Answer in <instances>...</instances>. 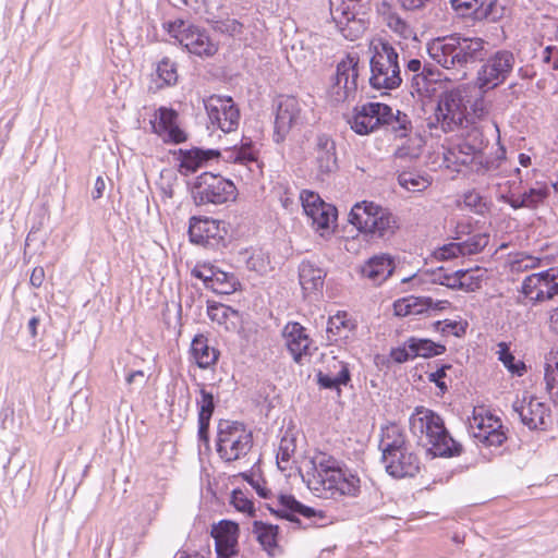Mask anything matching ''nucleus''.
<instances>
[{
	"label": "nucleus",
	"mask_w": 558,
	"mask_h": 558,
	"mask_svg": "<svg viewBox=\"0 0 558 558\" xmlns=\"http://www.w3.org/2000/svg\"><path fill=\"white\" fill-rule=\"evenodd\" d=\"M199 398L196 399L197 421H198V438L208 442L209 425L214 414L216 404L213 392L208 391L204 384H197Z\"/></svg>",
	"instance_id": "31"
},
{
	"label": "nucleus",
	"mask_w": 558,
	"mask_h": 558,
	"mask_svg": "<svg viewBox=\"0 0 558 558\" xmlns=\"http://www.w3.org/2000/svg\"><path fill=\"white\" fill-rule=\"evenodd\" d=\"M253 446L252 433L240 422L222 420L218 424L217 453L226 462L245 457Z\"/></svg>",
	"instance_id": "8"
},
{
	"label": "nucleus",
	"mask_w": 558,
	"mask_h": 558,
	"mask_svg": "<svg viewBox=\"0 0 558 558\" xmlns=\"http://www.w3.org/2000/svg\"><path fill=\"white\" fill-rule=\"evenodd\" d=\"M542 59L550 69L558 71V47L547 46L543 50Z\"/></svg>",
	"instance_id": "61"
},
{
	"label": "nucleus",
	"mask_w": 558,
	"mask_h": 558,
	"mask_svg": "<svg viewBox=\"0 0 558 558\" xmlns=\"http://www.w3.org/2000/svg\"><path fill=\"white\" fill-rule=\"evenodd\" d=\"M337 366L339 367L338 374L332 376L330 374H318V381L324 388H338L341 385H347L350 380V372L347 364L342 362H337Z\"/></svg>",
	"instance_id": "52"
},
{
	"label": "nucleus",
	"mask_w": 558,
	"mask_h": 558,
	"mask_svg": "<svg viewBox=\"0 0 558 558\" xmlns=\"http://www.w3.org/2000/svg\"><path fill=\"white\" fill-rule=\"evenodd\" d=\"M348 122L356 134L368 135L392 123L393 111L383 102H366L353 108Z\"/></svg>",
	"instance_id": "13"
},
{
	"label": "nucleus",
	"mask_w": 558,
	"mask_h": 558,
	"mask_svg": "<svg viewBox=\"0 0 558 558\" xmlns=\"http://www.w3.org/2000/svg\"><path fill=\"white\" fill-rule=\"evenodd\" d=\"M522 293L533 302L550 300L558 294V269L532 274L522 282Z\"/></svg>",
	"instance_id": "19"
},
{
	"label": "nucleus",
	"mask_w": 558,
	"mask_h": 558,
	"mask_svg": "<svg viewBox=\"0 0 558 558\" xmlns=\"http://www.w3.org/2000/svg\"><path fill=\"white\" fill-rule=\"evenodd\" d=\"M514 65L513 53L507 50L497 51L481 66L476 76V84L482 90L494 89L501 85Z\"/></svg>",
	"instance_id": "16"
},
{
	"label": "nucleus",
	"mask_w": 558,
	"mask_h": 558,
	"mask_svg": "<svg viewBox=\"0 0 558 558\" xmlns=\"http://www.w3.org/2000/svg\"><path fill=\"white\" fill-rule=\"evenodd\" d=\"M253 486L260 497L270 500L267 504L268 508L283 518L293 521L294 515H301L316 526L324 525V522L327 520V515L324 510L305 506L298 501L292 495H272L271 490L265 486L259 484H254Z\"/></svg>",
	"instance_id": "9"
},
{
	"label": "nucleus",
	"mask_w": 558,
	"mask_h": 558,
	"mask_svg": "<svg viewBox=\"0 0 558 558\" xmlns=\"http://www.w3.org/2000/svg\"><path fill=\"white\" fill-rule=\"evenodd\" d=\"M439 281L441 284L451 289H461L473 292L481 288L483 281V271L481 268L459 269L451 274H440Z\"/></svg>",
	"instance_id": "30"
},
{
	"label": "nucleus",
	"mask_w": 558,
	"mask_h": 558,
	"mask_svg": "<svg viewBox=\"0 0 558 558\" xmlns=\"http://www.w3.org/2000/svg\"><path fill=\"white\" fill-rule=\"evenodd\" d=\"M190 354L199 368H208L216 364L219 357V351L209 345L208 338L203 335H196L191 343Z\"/></svg>",
	"instance_id": "36"
},
{
	"label": "nucleus",
	"mask_w": 558,
	"mask_h": 558,
	"mask_svg": "<svg viewBox=\"0 0 558 558\" xmlns=\"http://www.w3.org/2000/svg\"><path fill=\"white\" fill-rule=\"evenodd\" d=\"M331 20L344 38L355 40L366 29L365 16L369 10L364 0H329Z\"/></svg>",
	"instance_id": "6"
},
{
	"label": "nucleus",
	"mask_w": 558,
	"mask_h": 558,
	"mask_svg": "<svg viewBox=\"0 0 558 558\" xmlns=\"http://www.w3.org/2000/svg\"><path fill=\"white\" fill-rule=\"evenodd\" d=\"M391 357L398 363H403L410 359H414L412 356V351L408 348L407 343H405V347H403V348H397V349L392 350Z\"/></svg>",
	"instance_id": "62"
},
{
	"label": "nucleus",
	"mask_w": 558,
	"mask_h": 558,
	"mask_svg": "<svg viewBox=\"0 0 558 558\" xmlns=\"http://www.w3.org/2000/svg\"><path fill=\"white\" fill-rule=\"evenodd\" d=\"M424 141L420 135L407 137V140L398 146L395 156L400 159H416L421 156Z\"/></svg>",
	"instance_id": "47"
},
{
	"label": "nucleus",
	"mask_w": 558,
	"mask_h": 558,
	"mask_svg": "<svg viewBox=\"0 0 558 558\" xmlns=\"http://www.w3.org/2000/svg\"><path fill=\"white\" fill-rule=\"evenodd\" d=\"M300 284L305 292L318 290L324 284L325 272L310 262H303L300 266Z\"/></svg>",
	"instance_id": "41"
},
{
	"label": "nucleus",
	"mask_w": 558,
	"mask_h": 558,
	"mask_svg": "<svg viewBox=\"0 0 558 558\" xmlns=\"http://www.w3.org/2000/svg\"><path fill=\"white\" fill-rule=\"evenodd\" d=\"M521 422L530 429L545 430L551 424L550 407L533 395H524L513 404Z\"/></svg>",
	"instance_id": "18"
},
{
	"label": "nucleus",
	"mask_w": 558,
	"mask_h": 558,
	"mask_svg": "<svg viewBox=\"0 0 558 558\" xmlns=\"http://www.w3.org/2000/svg\"><path fill=\"white\" fill-rule=\"evenodd\" d=\"M549 195V189L546 183H536L535 186L530 187L529 191L522 193V195L514 196L502 195L501 197L514 209L521 207H535L543 203Z\"/></svg>",
	"instance_id": "37"
},
{
	"label": "nucleus",
	"mask_w": 558,
	"mask_h": 558,
	"mask_svg": "<svg viewBox=\"0 0 558 558\" xmlns=\"http://www.w3.org/2000/svg\"><path fill=\"white\" fill-rule=\"evenodd\" d=\"M300 199L314 231L325 239L333 234L338 217L337 208L324 202L319 194L308 190L301 192Z\"/></svg>",
	"instance_id": "12"
},
{
	"label": "nucleus",
	"mask_w": 558,
	"mask_h": 558,
	"mask_svg": "<svg viewBox=\"0 0 558 558\" xmlns=\"http://www.w3.org/2000/svg\"><path fill=\"white\" fill-rule=\"evenodd\" d=\"M350 222L361 232L389 238L399 229L398 218L388 209L374 202L363 201L350 211Z\"/></svg>",
	"instance_id": "4"
},
{
	"label": "nucleus",
	"mask_w": 558,
	"mask_h": 558,
	"mask_svg": "<svg viewBox=\"0 0 558 558\" xmlns=\"http://www.w3.org/2000/svg\"><path fill=\"white\" fill-rule=\"evenodd\" d=\"M240 287L238 278L231 274L220 269L216 272L210 283H207V289H210L217 294H231Z\"/></svg>",
	"instance_id": "46"
},
{
	"label": "nucleus",
	"mask_w": 558,
	"mask_h": 558,
	"mask_svg": "<svg viewBox=\"0 0 558 558\" xmlns=\"http://www.w3.org/2000/svg\"><path fill=\"white\" fill-rule=\"evenodd\" d=\"M215 541L217 558H233L239 554L240 529L238 523L221 520L210 532Z\"/></svg>",
	"instance_id": "21"
},
{
	"label": "nucleus",
	"mask_w": 558,
	"mask_h": 558,
	"mask_svg": "<svg viewBox=\"0 0 558 558\" xmlns=\"http://www.w3.org/2000/svg\"><path fill=\"white\" fill-rule=\"evenodd\" d=\"M223 160L243 168L234 170L235 174L245 182H251L263 177L264 163L259 159V150L252 141L242 142L240 146L227 148L221 155Z\"/></svg>",
	"instance_id": "14"
},
{
	"label": "nucleus",
	"mask_w": 558,
	"mask_h": 558,
	"mask_svg": "<svg viewBox=\"0 0 558 558\" xmlns=\"http://www.w3.org/2000/svg\"><path fill=\"white\" fill-rule=\"evenodd\" d=\"M435 123L444 132H453L463 126L468 119V104L459 89H451L439 96L434 112Z\"/></svg>",
	"instance_id": "11"
},
{
	"label": "nucleus",
	"mask_w": 558,
	"mask_h": 558,
	"mask_svg": "<svg viewBox=\"0 0 558 558\" xmlns=\"http://www.w3.org/2000/svg\"><path fill=\"white\" fill-rule=\"evenodd\" d=\"M329 94L337 104L354 100L357 94V78H335Z\"/></svg>",
	"instance_id": "45"
},
{
	"label": "nucleus",
	"mask_w": 558,
	"mask_h": 558,
	"mask_svg": "<svg viewBox=\"0 0 558 558\" xmlns=\"http://www.w3.org/2000/svg\"><path fill=\"white\" fill-rule=\"evenodd\" d=\"M253 532L263 548L272 555L278 546V526L255 521Z\"/></svg>",
	"instance_id": "43"
},
{
	"label": "nucleus",
	"mask_w": 558,
	"mask_h": 558,
	"mask_svg": "<svg viewBox=\"0 0 558 558\" xmlns=\"http://www.w3.org/2000/svg\"><path fill=\"white\" fill-rule=\"evenodd\" d=\"M409 427L414 436L425 437L434 456L452 457L462 450L447 430L444 418L428 408L416 407L409 418Z\"/></svg>",
	"instance_id": "2"
},
{
	"label": "nucleus",
	"mask_w": 558,
	"mask_h": 558,
	"mask_svg": "<svg viewBox=\"0 0 558 558\" xmlns=\"http://www.w3.org/2000/svg\"><path fill=\"white\" fill-rule=\"evenodd\" d=\"M179 113L167 107H159L150 119L151 131L166 144H181L187 134L179 125Z\"/></svg>",
	"instance_id": "20"
},
{
	"label": "nucleus",
	"mask_w": 558,
	"mask_h": 558,
	"mask_svg": "<svg viewBox=\"0 0 558 558\" xmlns=\"http://www.w3.org/2000/svg\"><path fill=\"white\" fill-rule=\"evenodd\" d=\"M207 315L209 319L219 325L226 326L231 316L236 315V311L232 310L230 306H227L221 303L208 301L207 302Z\"/></svg>",
	"instance_id": "51"
},
{
	"label": "nucleus",
	"mask_w": 558,
	"mask_h": 558,
	"mask_svg": "<svg viewBox=\"0 0 558 558\" xmlns=\"http://www.w3.org/2000/svg\"><path fill=\"white\" fill-rule=\"evenodd\" d=\"M398 53L388 43L374 46L371 58L369 83L375 89H395L402 80L398 62Z\"/></svg>",
	"instance_id": "7"
},
{
	"label": "nucleus",
	"mask_w": 558,
	"mask_h": 558,
	"mask_svg": "<svg viewBox=\"0 0 558 558\" xmlns=\"http://www.w3.org/2000/svg\"><path fill=\"white\" fill-rule=\"evenodd\" d=\"M462 148H466L472 154H476L482 160H483V148L485 146L484 143V135L482 131L472 126L465 133V135L461 140Z\"/></svg>",
	"instance_id": "49"
},
{
	"label": "nucleus",
	"mask_w": 558,
	"mask_h": 558,
	"mask_svg": "<svg viewBox=\"0 0 558 558\" xmlns=\"http://www.w3.org/2000/svg\"><path fill=\"white\" fill-rule=\"evenodd\" d=\"M157 74L166 85H174L178 82V69L169 58H163L157 65Z\"/></svg>",
	"instance_id": "55"
},
{
	"label": "nucleus",
	"mask_w": 558,
	"mask_h": 558,
	"mask_svg": "<svg viewBox=\"0 0 558 558\" xmlns=\"http://www.w3.org/2000/svg\"><path fill=\"white\" fill-rule=\"evenodd\" d=\"M450 367V365H444L435 372L428 374V380L434 383L440 389L441 393L447 391V385L444 378L446 377V371Z\"/></svg>",
	"instance_id": "59"
},
{
	"label": "nucleus",
	"mask_w": 558,
	"mask_h": 558,
	"mask_svg": "<svg viewBox=\"0 0 558 558\" xmlns=\"http://www.w3.org/2000/svg\"><path fill=\"white\" fill-rule=\"evenodd\" d=\"M282 337L289 352L296 363H300L303 356L311 355L310 349L312 339L300 323L289 322L283 327Z\"/></svg>",
	"instance_id": "27"
},
{
	"label": "nucleus",
	"mask_w": 558,
	"mask_h": 558,
	"mask_svg": "<svg viewBox=\"0 0 558 558\" xmlns=\"http://www.w3.org/2000/svg\"><path fill=\"white\" fill-rule=\"evenodd\" d=\"M387 26L403 39L413 38L415 36L413 28L396 13H391L387 16Z\"/></svg>",
	"instance_id": "56"
},
{
	"label": "nucleus",
	"mask_w": 558,
	"mask_h": 558,
	"mask_svg": "<svg viewBox=\"0 0 558 558\" xmlns=\"http://www.w3.org/2000/svg\"><path fill=\"white\" fill-rule=\"evenodd\" d=\"M204 106L210 123L225 133L233 132L240 123V110L229 96L211 95Z\"/></svg>",
	"instance_id": "17"
},
{
	"label": "nucleus",
	"mask_w": 558,
	"mask_h": 558,
	"mask_svg": "<svg viewBox=\"0 0 558 558\" xmlns=\"http://www.w3.org/2000/svg\"><path fill=\"white\" fill-rule=\"evenodd\" d=\"M489 243V234L478 232L462 242H450L438 247L434 256L438 260H449L461 256L475 255L482 252Z\"/></svg>",
	"instance_id": "23"
},
{
	"label": "nucleus",
	"mask_w": 558,
	"mask_h": 558,
	"mask_svg": "<svg viewBox=\"0 0 558 558\" xmlns=\"http://www.w3.org/2000/svg\"><path fill=\"white\" fill-rule=\"evenodd\" d=\"M168 31L193 54L213 57L218 51L217 43L210 38L206 31L199 27L193 25L184 27V22L179 20L169 23Z\"/></svg>",
	"instance_id": "15"
},
{
	"label": "nucleus",
	"mask_w": 558,
	"mask_h": 558,
	"mask_svg": "<svg viewBox=\"0 0 558 558\" xmlns=\"http://www.w3.org/2000/svg\"><path fill=\"white\" fill-rule=\"evenodd\" d=\"M191 195L197 206L222 205L236 199L238 189L233 181L221 174L203 172L196 177Z\"/></svg>",
	"instance_id": "5"
},
{
	"label": "nucleus",
	"mask_w": 558,
	"mask_h": 558,
	"mask_svg": "<svg viewBox=\"0 0 558 558\" xmlns=\"http://www.w3.org/2000/svg\"><path fill=\"white\" fill-rule=\"evenodd\" d=\"M217 271L218 268L209 263H197L192 269V276L202 280L207 288Z\"/></svg>",
	"instance_id": "57"
},
{
	"label": "nucleus",
	"mask_w": 558,
	"mask_h": 558,
	"mask_svg": "<svg viewBox=\"0 0 558 558\" xmlns=\"http://www.w3.org/2000/svg\"><path fill=\"white\" fill-rule=\"evenodd\" d=\"M482 159L472 154L466 148H462V143L445 149L442 154V166L451 171L460 172L463 167H473L482 165Z\"/></svg>",
	"instance_id": "34"
},
{
	"label": "nucleus",
	"mask_w": 558,
	"mask_h": 558,
	"mask_svg": "<svg viewBox=\"0 0 558 558\" xmlns=\"http://www.w3.org/2000/svg\"><path fill=\"white\" fill-rule=\"evenodd\" d=\"M544 379L546 391L558 404V348L550 350L546 357Z\"/></svg>",
	"instance_id": "42"
},
{
	"label": "nucleus",
	"mask_w": 558,
	"mask_h": 558,
	"mask_svg": "<svg viewBox=\"0 0 558 558\" xmlns=\"http://www.w3.org/2000/svg\"><path fill=\"white\" fill-rule=\"evenodd\" d=\"M498 355L505 367L512 374L521 376L526 371L525 364L521 360H515L507 343L498 344Z\"/></svg>",
	"instance_id": "53"
},
{
	"label": "nucleus",
	"mask_w": 558,
	"mask_h": 558,
	"mask_svg": "<svg viewBox=\"0 0 558 558\" xmlns=\"http://www.w3.org/2000/svg\"><path fill=\"white\" fill-rule=\"evenodd\" d=\"M379 447L383 451V458L410 447L407 435L399 423L388 422L381 426Z\"/></svg>",
	"instance_id": "33"
},
{
	"label": "nucleus",
	"mask_w": 558,
	"mask_h": 558,
	"mask_svg": "<svg viewBox=\"0 0 558 558\" xmlns=\"http://www.w3.org/2000/svg\"><path fill=\"white\" fill-rule=\"evenodd\" d=\"M45 277H46V274H45L44 267L37 266V267L33 268V270H32L29 283L34 288H40L45 281Z\"/></svg>",
	"instance_id": "63"
},
{
	"label": "nucleus",
	"mask_w": 558,
	"mask_h": 558,
	"mask_svg": "<svg viewBox=\"0 0 558 558\" xmlns=\"http://www.w3.org/2000/svg\"><path fill=\"white\" fill-rule=\"evenodd\" d=\"M408 348L412 351V356L432 357L445 353L446 347L436 343L429 339H420L411 337L407 341Z\"/></svg>",
	"instance_id": "44"
},
{
	"label": "nucleus",
	"mask_w": 558,
	"mask_h": 558,
	"mask_svg": "<svg viewBox=\"0 0 558 558\" xmlns=\"http://www.w3.org/2000/svg\"><path fill=\"white\" fill-rule=\"evenodd\" d=\"M450 2L457 12L478 20L487 19L495 5V0H450Z\"/></svg>",
	"instance_id": "39"
},
{
	"label": "nucleus",
	"mask_w": 558,
	"mask_h": 558,
	"mask_svg": "<svg viewBox=\"0 0 558 558\" xmlns=\"http://www.w3.org/2000/svg\"><path fill=\"white\" fill-rule=\"evenodd\" d=\"M230 502L239 512L251 518L255 517L254 502L248 498L247 493L241 489H234L232 492Z\"/></svg>",
	"instance_id": "54"
},
{
	"label": "nucleus",
	"mask_w": 558,
	"mask_h": 558,
	"mask_svg": "<svg viewBox=\"0 0 558 558\" xmlns=\"http://www.w3.org/2000/svg\"><path fill=\"white\" fill-rule=\"evenodd\" d=\"M301 105L294 96H280L275 119V141L282 142L301 119Z\"/></svg>",
	"instance_id": "22"
},
{
	"label": "nucleus",
	"mask_w": 558,
	"mask_h": 558,
	"mask_svg": "<svg viewBox=\"0 0 558 558\" xmlns=\"http://www.w3.org/2000/svg\"><path fill=\"white\" fill-rule=\"evenodd\" d=\"M486 43L478 37L466 38L457 35L438 37L427 45L429 57L445 69L463 68L482 60L486 54Z\"/></svg>",
	"instance_id": "3"
},
{
	"label": "nucleus",
	"mask_w": 558,
	"mask_h": 558,
	"mask_svg": "<svg viewBox=\"0 0 558 558\" xmlns=\"http://www.w3.org/2000/svg\"><path fill=\"white\" fill-rule=\"evenodd\" d=\"M356 323L347 312H338L328 319L327 335L330 341H347L354 335Z\"/></svg>",
	"instance_id": "35"
},
{
	"label": "nucleus",
	"mask_w": 558,
	"mask_h": 558,
	"mask_svg": "<svg viewBox=\"0 0 558 558\" xmlns=\"http://www.w3.org/2000/svg\"><path fill=\"white\" fill-rule=\"evenodd\" d=\"M393 121L398 124V126H393V130L397 132L398 136L407 137L408 131H410L412 128L408 116L398 111L397 114L393 113Z\"/></svg>",
	"instance_id": "58"
},
{
	"label": "nucleus",
	"mask_w": 558,
	"mask_h": 558,
	"mask_svg": "<svg viewBox=\"0 0 558 558\" xmlns=\"http://www.w3.org/2000/svg\"><path fill=\"white\" fill-rule=\"evenodd\" d=\"M393 258L387 253H381L368 258L361 267L360 274L372 284L380 286L393 274Z\"/></svg>",
	"instance_id": "29"
},
{
	"label": "nucleus",
	"mask_w": 558,
	"mask_h": 558,
	"mask_svg": "<svg viewBox=\"0 0 558 558\" xmlns=\"http://www.w3.org/2000/svg\"><path fill=\"white\" fill-rule=\"evenodd\" d=\"M423 312L422 298L410 295L395 301L393 313L396 316L405 317Z\"/></svg>",
	"instance_id": "48"
},
{
	"label": "nucleus",
	"mask_w": 558,
	"mask_h": 558,
	"mask_svg": "<svg viewBox=\"0 0 558 558\" xmlns=\"http://www.w3.org/2000/svg\"><path fill=\"white\" fill-rule=\"evenodd\" d=\"M383 459L387 472L397 478L413 477L421 470V459L411 446Z\"/></svg>",
	"instance_id": "24"
},
{
	"label": "nucleus",
	"mask_w": 558,
	"mask_h": 558,
	"mask_svg": "<svg viewBox=\"0 0 558 558\" xmlns=\"http://www.w3.org/2000/svg\"><path fill=\"white\" fill-rule=\"evenodd\" d=\"M422 305L424 310L433 311H445L451 307V303L448 300H434L430 296L422 298Z\"/></svg>",
	"instance_id": "60"
},
{
	"label": "nucleus",
	"mask_w": 558,
	"mask_h": 558,
	"mask_svg": "<svg viewBox=\"0 0 558 558\" xmlns=\"http://www.w3.org/2000/svg\"><path fill=\"white\" fill-rule=\"evenodd\" d=\"M359 56L356 53H348L338 64L336 77L340 81L343 78H359Z\"/></svg>",
	"instance_id": "50"
},
{
	"label": "nucleus",
	"mask_w": 558,
	"mask_h": 558,
	"mask_svg": "<svg viewBox=\"0 0 558 558\" xmlns=\"http://www.w3.org/2000/svg\"><path fill=\"white\" fill-rule=\"evenodd\" d=\"M398 183L408 192L421 193L432 185L433 179L427 173H421L415 170H403L398 174Z\"/></svg>",
	"instance_id": "40"
},
{
	"label": "nucleus",
	"mask_w": 558,
	"mask_h": 558,
	"mask_svg": "<svg viewBox=\"0 0 558 558\" xmlns=\"http://www.w3.org/2000/svg\"><path fill=\"white\" fill-rule=\"evenodd\" d=\"M191 241L206 244L225 238L227 230L225 223L210 217H192L189 225Z\"/></svg>",
	"instance_id": "26"
},
{
	"label": "nucleus",
	"mask_w": 558,
	"mask_h": 558,
	"mask_svg": "<svg viewBox=\"0 0 558 558\" xmlns=\"http://www.w3.org/2000/svg\"><path fill=\"white\" fill-rule=\"evenodd\" d=\"M310 463L306 485L318 498L342 502L361 495L360 475L335 456L316 451Z\"/></svg>",
	"instance_id": "1"
},
{
	"label": "nucleus",
	"mask_w": 558,
	"mask_h": 558,
	"mask_svg": "<svg viewBox=\"0 0 558 558\" xmlns=\"http://www.w3.org/2000/svg\"><path fill=\"white\" fill-rule=\"evenodd\" d=\"M220 157L221 151L218 149H202L198 147L179 149L177 153L178 171L182 175H190Z\"/></svg>",
	"instance_id": "25"
},
{
	"label": "nucleus",
	"mask_w": 558,
	"mask_h": 558,
	"mask_svg": "<svg viewBox=\"0 0 558 558\" xmlns=\"http://www.w3.org/2000/svg\"><path fill=\"white\" fill-rule=\"evenodd\" d=\"M442 83V73L432 66L425 65L421 73L414 74L411 80L413 90L422 98H432L436 95Z\"/></svg>",
	"instance_id": "32"
},
{
	"label": "nucleus",
	"mask_w": 558,
	"mask_h": 558,
	"mask_svg": "<svg viewBox=\"0 0 558 558\" xmlns=\"http://www.w3.org/2000/svg\"><path fill=\"white\" fill-rule=\"evenodd\" d=\"M338 169L336 145L335 142L326 135H322L317 140L315 148L314 170L319 180L336 172Z\"/></svg>",
	"instance_id": "28"
},
{
	"label": "nucleus",
	"mask_w": 558,
	"mask_h": 558,
	"mask_svg": "<svg viewBox=\"0 0 558 558\" xmlns=\"http://www.w3.org/2000/svg\"><path fill=\"white\" fill-rule=\"evenodd\" d=\"M296 452V437L292 430H286L282 435L277 454L276 461L280 471H291L294 464V454Z\"/></svg>",
	"instance_id": "38"
},
{
	"label": "nucleus",
	"mask_w": 558,
	"mask_h": 558,
	"mask_svg": "<svg viewBox=\"0 0 558 558\" xmlns=\"http://www.w3.org/2000/svg\"><path fill=\"white\" fill-rule=\"evenodd\" d=\"M473 437L485 447H499L507 440L501 418L485 405H476L469 418Z\"/></svg>",
	"instance_id": "10"
},
{
	"label": "nucleus",
	"mask_w": 558,
	"mask_h": 558,
	"mask_svg": "<svg viewBox=\"0 0 558 558\" xmlns=\"http://www.w3.org/2000/svg\"><path fill=\"white\" fill-rule=\"evenodd\" d=\"M223 27L225 31L229 32L231 35H236L242 33L243 25L239 21L230 19L223 23Z\"/></svg>",
	"instance_id": "64"
}]
</instances>
